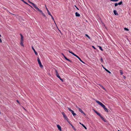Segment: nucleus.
<instances>
[{"instance_id":"32","label":"nucleus","mask_w":131,"mask_h":131,"mask_svg":"<svg viewBox=\"0 0 131 131\" xmlns=\"http://www.w3.org/2000/svg\"><path fill=\"white\" fill-rule=\"evenodd\" d=\"M50 15L51 16V18H52V20L53 21H54V18H53V16H52V15L51 14V15Z\"/></svg>"},{"instance_id":"16","label":"nucleus","mask_w":131,"mask_h":131,"mask_svg":"<svg viewBox=\"0 0 131 131\" xmlns=\"http://www.w3.org/2000/svg\"><path fill=\"white\" fill-rule=\"evenodd\" d=\"M21 36V41H23V37L22 35L21 34H20Z\"/></svg>"},{"instance_id":"10","label":"nucleus","mask_w":131,"mask_h":131,"mask_svg":"<svg viewBox=\"0 0 131 131\" xmlns=\"http://www.w3.org/2000/svg\"><path fill=\"white\" fill-rule=\"evenodd\" d=\"M77 57L80 60V61H81V62H82V63H85L78 56H77Z\"/></svg>"},{"instance_id":"27","label":"nucleus","mask_w":131,"mask_h":131,"mask_svg":"<svg viewBox=\"0 0 131 131\" xmlns=\"http://www.w3.org/2000/svg\"><path fill=\"white\" fill-rule=\"evenodd\" d=\"M65 59H66V60L69 61V62H71V61L70 60H69V59H68L67 57H66L65 58Z\"/></svg>"},{"instance_id":"2","label":"nucleus","mask_w":131,"mask_h":131,"mask_svg":"<svg viewBox=\"0 0 131 131\" xmlns=\"http://www.w3.org/2000/svg\"><path fill=\"white\" fill-rule=\"evenodd\" d=\"M55 72L56 73V75L57 76V77L59 78L60 79V80L62 82H63V79H61V77H60L59 74L58 73V71L56 70H55Z\"/></svg>"},{"instance_id":"47","label":"nucleus","mask_w":131,"mask_h":131,"mask_svg":"<svg viewBox=\"0 0 131 131\" xmlns=\"http://www.w3.org/2000/svg\"><path fill=\"white\" fill-rule=\"evenodd\" d=\"M54 23L55 24H56V23L55 21L54 20Z\"/></svg>"},{"instance_id":"33","label":"nucleus","mask_w":131,"mask_h":131,"mask_svg":"<svg viewBox=\"0 0 131 131\" xmlns=\"http://www.w3.org/2000/svg\"><path fill=\"white\" fill-rule=\"evenodd\" d=\"M72 54L74 56H75L76 57H77V56H77V55H76V54H75L74 53H73H73H72Z\"/></svg>"},{"instance_id":"50","label":"nucleus","mask_w":131,"mask_h":131,"mask_svg":"<svg viewBox=\"0 0 131 131\" xmlns=\"http://www.w3.org/2000/svg\"><path fill=\"white\" fill-rule=\"evenodd\" d=\"M71 125V126H72V127L73 128H74V126H73L72 125Z\"/></svg>"},{"instance_id":"34","label":"nucleus","mask_w":131,"mask_h":131,"mask_svg":"<svg viewBox=\"0 0 131 131\" xmlns=\"http://www.w3.org/2000/svg\"><path fill=\"white\" fill-rule=\"evenodd\" d=\"M72 54L74 56H75L76 57H77V56H77V55H76V54H75L74 53H73H73H72Z\"/></svg>"},{"instance_id":"38","label":"nucleus","mask_w":131,"mask_h":131,"mask_svg":"<svg viewBox=\"0 0 131 131\" xmlns=\"http://www.w3.org/2000/svg\"><path fill=\"white\" fill-rule=\"evenodd\" d=\"M62 55H63V56L64 58L65 59V58L66 57L62 53Z\"/></svg>"},{"instance_id":"45","label":"nucleus","mask_w":131,"mask_h":131,"mask_svg":"<svg viewBox=\"0 0 131 131\" xmlns=\"http://www.w3.org/2000/svg\"><path fill=\"white\" fill-rule=\"evenodd\" d=\"M101 61H102H102H103V59H102V58H101Z\"/></svg>"},{"instance_id":"7","label":"nucleus","mask_w":131,"mask_h":131,"mask_svg":"<svg viewBox=\"0 0 131 131\" xmlns=\"http://www.w3.org/2000/svg\"><path fill=\"white\" fill-rule=\"evenodd\" d=\"M57 126L58 129L61 131V129L60 126L59 125H57Z\"/></svg>"},{"instance_id":"24","label":"nucleus","mask_w":131,"mask_h":131,"mask_svg":"<svg viewBox=\"0 0 131 131\" xmlns=\"http://www.w3.org/2000/svg\"><path fill=\"white\" fill-rule=\"evenodd\" d=\"M69 123H70V122L68 120V119L67 116H66L65 118H64Z\"/></svg>"},{"instance_id":"53","label":"nucleus","mask_w":131,"mask_h":131,"mask_svg":"<svg viewBox=\"0 0 131 131\" xmlns=\"http://www.w3.org/2000/svg\"><path fill=\"white\" fill-rule=\"evenodd\" d=\"M21 0V1H23V0Z\"/></svg>"},{"instance_id":"36","label":"nucleus","mask_w":131,"mask_h":131,"mask_svg":"<svg viewBox=\"0 0 131 131\" xmlns=\"http://www.w3.org/2000/svg\"><path fill=\"white\" fill-rule=\"evenodd\" d=\"M97 114L100 116L101 115L98 112Z\"/></svg>"},{"instance_id":"43","label":"nucleus","mask_w":131,"mask_h":131,"mask_svg":"<svg viewBox=\"0 0 131 131\" xmlns=\"http://www.w3.org/2000/svg\"><path fill=\"white\" fill-rule=\"evenodd\" d=\"M95 113H96V114L98 113L96 111L94 110V111Z\"/></svg>"},{"instance_id":"46","label":"nucleus","mask_w":131,"mask_h":131,"mask_svg":"<svg viewBox=\"0 0 131 131\" xmlns=\"http://www.w3.org/2000/svg\"><path fill=\"white\" fill-rule=\"evenodd\" d=\"M123 77L124 79H125L126 77L125 76H123Z\"/></svg>"},{"instance_id":"30","label":"nucleus","mask_w":131,"mask_h":131,"mask_svg":"<svg viewBox=\"0 0 131 131\" xmlns=\"http://www.w3.org/2000/svg\"><path fill=\"white\" fill-rule=\"evenodd\" d=\"M122 1H121V2H119L118 4V5H120L122 4Z\"/></svg>"},{"instance_id":"22","label":"nucleus","mask_w":131,"mask_h":131,"mask_svg":"<svg viewBox=\"0 0 131 131\" xmlns=\"http://www.w3.org/2000/svg\"><path fill=\"white\" fill-rule=\"evenodd\" d=\"M62 115H63L64 118H65L66 116H67L64 112H62Z\"/></svg>"},{"instance_id":"29","label":"nucleus","mask_w":131,"mask_h":131,"mask_svg":"<svg viewBox=\"0 0 131 131\" xmlns=\"http://www.w3.org/2000/svg\"><path fill=\"white\" fill-rule=\"evenodd\" d=\"M99 49L100 50H101L102 51H103V49H102V47L101 46H99Z\"/></svg>"},{"instance_id":"31","label":"nucleus","mask_w":131,"mask_h":131,"mask_svg":"<svg viewBox=\"0 0 131 131\" xmlns=\"http://www.w3.org/2000/svg\"><path fill=\"white\" fill-rule=\"evenodd\" d=\"M41 12V13L43 15V16L44 17H46V16L42 12V11Z\"/></svg>"},{"instance_id":"41","label":"nucleus","mask_w":131,"mask_h":131,"mask_svg":"<svg viewBox=\"0 0 131 131\" xmlns=\"http://www.w3.org/2000/svg\"><path fill=\"white\" fill-rule=\"evenodd\" d=\"M82 113H83L85 116L86 115V114L83 112Z\"/></svg>"},{"instance_id":"8","label":"nucleus","mask_w":131,"mask_h":131,"mask_svg":"<svg viewBox=\"0 0 131 131\" xmlns=\"http://www.w3.org/2000/svg\"><path fill=\"white\" fill-rule=\"evenodd\" d=\"M29 3H30L31 4H32V5L35 8H36L37 7V6H36V5L34 3L31 2H29Z\"/></svg>"},{"instance_id":"18","label":"nucleus","mask_w":131,"mask_h":131,"mask_svg":"<svg viewBox=\"0 0 131 131\" xmlns=\"http://www.w3.org/2000/svg\"><path fill=\"white\" fill-rule=\"evenodd\" d=\"M23 41H20V45L23 46H24V44H23Z\"/></svg>"},{"instance_id":"39","label":"nucleus","mask_w":131,"mask_h":131,"mask_svg":"<svg viewBox=\"0 0 131 131\" xmlns=\"http://www.w3.org/2000/svg\"><path fill=\"white\" fill-rule=\"evenodd\" d=\"M69 53H71V54H72V53H73V52L70 50H69Z\"/></svg>"},{"instance_id":"37","label":"nucleus","mask_w":131,"mask_h":131,"mask_svg":"<svg viewBox=\"0 0 131 131\" xmlns=\"http://www.w3.org/2000/svg\"><path fill=\"white\" fill-rule=\"evenodd\" d=\"M124 29L125 30H127V31L128 30V29L127 28H124Z\"/></svg>"},{"instance_id":"15","label":"nucleus","mask_w":131,"mask_h":131,"mask_svg":"<svg viewBox=\"0 0 131 131\" xmlns=\"http://www.w3.org/2000/svg\"><path fill=\"white\" fill-rule=\"evenodd\" d=\"M22 1L25 4H27L28 5H29L30 6L31 8H32V7L31 6L29 5L26 2L24 1V0H23V1Z\"/></svg>"},{"instance_id":"48","label":"nucleus","mask_w":131,"mask_h":131,"mask_svg":"<svg viewBox=\"0 0 131 131\" xmlns=\"http://www.w3.org/2000/svg\"><path fill=\"white\" fill-rule=\"evenodd\" d=\"M16 101H17V102L18 103H19V101H18V100H17Z\"/></svg>"},{"instance_id":"21","label":"nucleus","mask_w":131,"mask_h":131,"mask_svg":"<svg viewBox=\"0 0 131 131\" xmlns=\"http://www.w3.org/2000/svg\"><path fill=\"white\" fill-rule=\"evenodd\" d=\"M37 10L40 11V12H42V10H40L39 8L37 7L35 8Z\"/></svg>"},{"instance_id":"26","label":"nucleus","mask_w":131,"mask_h":131,"mask_svg":"<svg viewBox=\"0 0 131 131\" xmlns=\"http://www.w3.org/2000/svg\"><path fill=\"white\" fill-rule=\"evenodd\" d=\"M120 73H121V75H123V71L122 70H120Z\"/></svg>"},{"instance_id":"6","label":"nucleus","mask_w":131,"mask_h":131,"mask_svg":"<svg viewBox=\"0 0 131 131\" xmlns=\"http://www.w3.org/2000/svg\"><path fill=\"white\" fill-rule=\"evenodd\" d=\"M76 108H77L79 110V111L81 113L83 112V111L80 108L78 107L77 106H76Z\"/></svg>"},{"instance_id":"9","label":"nucleus","mask_w":131,"mask_h":131,"mask_svg":"<svg viewBox=\"0 0 131 131\" xmlns=\"http://www.w3.org/2000/svg\"><path fill=\"white\" fill-rule=\"evenodd\" d=\"M103 68L108 73H109L111 74V72L109 71V70H108L107 69H106L105 68V67H103Z\"/></svg>"},{"instance_id":"14","label":"nucleus","mask_w":131,"mask_h":131,"mask_svg":"<svg viewBox=\"0 0 131 131\" xmlns=\"http://www.w3.org/2000/svg\"><path fill=\"white\" fill-rule=\"evenodd\" d=\"M100 117L101 118L104 122H106V120H105L104 119V118L101 116V115Z\"/></svg>"},{"instance_id":"1","label":"nucleus","mask_w":131,"mask_h":131,"mask_svg":"<svg viewBox=\"0 0 131 131\" xmlns=\"http://www.w3.org/2000/svg\"><path fill=\"white\" fill-rule=\"evenodd\" d=\"M96 102L99 105H100V106H101L104 109V110L107 112H108V109L106 108L105 107V106L102 103L100 102L99 101L96 100Z\"/></svg>"},{"instance_id":"49","label":"nucleus","mask_w":131,"mask_h":131,"mask_svg":"<svg viewBox=\"0 0 131 131\" xmlns=\"http://www.w3.org/2000/svg\"><path fill=\"white\" fill-rule=\"evenodd\" d=\"M92 47H93V48H94V49H95V47H94V46H92Z\"/></svg>"},{"instance_id":"52","label":"nucleus","mask_w":131,"mask_h":131,"mask_svg":"<svg viewBox=\"0 0 131 131\" xmlns=\"http://www.w3.org/2000/svg\"><path fill=\"white\" fill-rule=\"evenodd\" d=\"M118 131H120L119 130H118Z\"/></svg>"},{"instance_id":"5","label":"nucleus","mask_w":131,"mask_h":131,"mask_svg":"<svg viewBox=\"0 0 131 131\" xmlns=\"http://www.w3.org/2000/svg\"><path fill=\"white\" fill-rule=\"evenodd\" d=\"M32 49H33V50L34 52H35V54L36 55H37L38 54V53H37L36 52V50H35V49L34 48L33 46H32Z\"/></svg>"},{"instance_id":"19","label":"nucleus","mask_w":131,"mask_h":131,"mask_svg":"<svg viewBox=\"0 0 131 131\" xmlns=\"http://www.w3.org/2000/svg\"><path fill=\"white\" fill-rule=\"evenodd\" d=\"M80 124L82 125V126L84 127V128L86 129H87L86 127L83 124H81V123H80Z\"/></svg>"},{"instance_id":"17","label":"nucleus","mask_w":131,"mask_h":131,"mask_svg":"<svg viewBox=\"0 0 131 131\" xmlns=\"http://www.w3.org/2000/svg\"><path fill=\"white\" fill-rule=\"evenodd\" d=\"M46 9L47 10V12L48 13V14L49 15H51V13L50 12L49 10L48 9V8H47L46 7Z\"/></svg>"},{"instance_id":"13","label":"nucleus","mask_w":131,"mask_h":131,"mask_svg":"<svg viewBox=\"0 0 131 131\" xmlns=\"http://www.w3.org/2000/svg\"><path fill=\"white\" fill-rule=\"evenodd\" d=\"M100 117L101 118L104 122H106V120H105L104 119V118L101 116V115Z\"/></svg>"},{"instance_id":"23","label":"nucleus","mask_w":131,"mask_h":131,"mask_svg":"<svg viewBox=\"0 0 131 131\" xmlns=\"http://www.w3.org/2000/svg\"><path fill=\"white\" fill-rule=\"evenodd\" d=\"M69 123H70V122L68 120V119L67 116H66L65 118H64Z\"/></svg>"},{"instance_id":"3","label":"nucleus","mask_w":131,"mask_h":131,"mask_svg":"<svg viewBox=\"0 0 131 131\" xmlns=\"http://www.w3.org/2000/svg\"><path fill=\"white\" fill-rule=\"evenodd\" d=\"M37 61H38V63H39V65L40 67L41 68H42L43 67V66H42V64H41V62L40 61V59L38 58Z\"/></svg>"},{"instance_id":"20","label":"nucleus","mask_w":131,"mask_h":131,"mask_svg":"<svg viewBox=\"0 0 131 131\" xmlns=\"http://www.w3.org/2000/svg\"><path fill=\"white\" fill-rule=\"evenodd\" d=\"M99 85L102 88H103L104 90L106 91V89H105L104 88L103 86L102 85L99 84Z\"/></svg>"},{"instance_id":"51","label":"nucleus","mask_w":131,"mask_h":131,"mask_svg":"<svg viewBox=\"0 0 131 131\" xmlns=\"http://www.w3.org/2000/svg\"><path fill=\"white\" fill-rule=\"evenodd\" d=\"M1 35L0 34V37H1Z\"/></svg>"},{"instance_id":"28","label":"nucleus","mask_w":131,"mask_h":131,"mask_svg":"<svg viewBox=\"0 0 131 131\" xmlns=\"http://www.w3.org/2000/svg\"><path fill=\"white\" fill-rule=\"evenodd\" d=\"M65 59H66V60L69 61V62H71V61L70 60H69V59H68L67 57H66L65 58Z\"/></svg>"},{"instance_id":"12","label":"nucleus","mask_w":131,"mask_h":131,"mask_svg":"<svg viewBox=\"0 0 131 131\" xmlns=\"http://www.w3.org/2000/svg\"><path fill=\"white\" fill-rule=\"evenodd\" d=\"M75 16L77 17H79L80 15L77 12H76L75 13Z\"/></svg>"},{"instance_id":"40","label":"nucleus","mask_w":131,"mask_h":131,"mask_svg":"<svg viewBox=\"0 0 131 131\" xmlns=\"http://www.w3.org/2000/svg\"><path fill=\"white\" fill-rule=\"evenodd\" d=\"M74 6L77 8V9L78 10H79V9L77 7V6L75 5Z\"/></svg>"},{"instance_id":"25","label":"nucleus","mask_w":131,"mask_h":131,"mask_svg":"<svg viewBox=\"0 0 131 131\" xmlns=\"http://www.w3.org/2000/svg\"><path fill=\"white\" fill-rule=\"evenodd\" d=\"M85 36H86L89 39H91L90 37L87 34H85Z\"/></svg>"},{"instance_id":"35","label":"nucleus","mask_w":131,"mask_h":131,"mask_svg":"<svg viewBox=\"0 0 131 131\" xmlns=\"http://www.w3.org/2000/svg\"><path fill=\"white\" fill-rule=\"evenodd\" d=\"M118 5V4L117 3H116L115 4V6L116 7Z\"/></svg>"},{"instance_id":"44","label":"nucleus","mask_w":131,"mask_h":131,"mask_svg":"<svg viewBox=\"0 0 131 131\" xmlns=\"http://www.w3.org/2000/svg\"><path fill=\"white\" fill-rule=\"evenodd\" d=\"M2 41L1 39L0 38V42L2 43Z\"/></svg>"},{"instance_id":"42","label":"nucleus","mask_w":131,"mask_h":131,"mask_svg":"<svg viewBox=\"0 0 131 131\" xmlns=\"http://www.w3.org/2000/svg\"><path fill=\"white\" fill-rule=\"evenodd\" d=\"M95 113H96V114L98 113L96 111L94 110V111Z\"/></svg>"},{"instance_id":"11","label":"nucleus","mask_w":131,"mask_h":131,"mask_svg":"<svg viewBox=\"0 0 131 131\" xmlns=\"http://www.w3.org/2000/svg\"><path fill=\"white\" fill-rule=\"evenodd\" d=\"M113 13L115 15H118V14L116 10H114L113 11Z\"/></svg>"},{"instance_id":"4","label":"nucleus","mask_w":131,"mask_h":131,"mask_svg":"<svg viewBox=\"0 0 131 131\" xmlns=\"http://www.w3.org/2000/svg\"><path fill=\"white\" fill-rule=\"evenodd\" d=\"M68 110L71 112L73 116H75L76 115V114L74 113V111L73 110H71L70 108H68Z\"/></svg>"}]
</instances>
